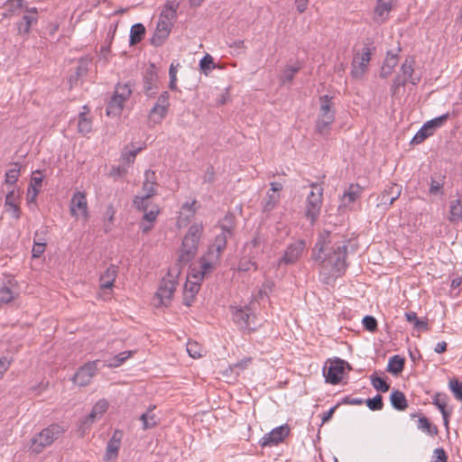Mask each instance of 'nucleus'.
I'll return each instance as SVG.
<instances>
[{"label": "nucleus", "mask_w": 462, "mask_h": 462, "mask_svg": "<svg viewBox=\"0 0 462 462\" xmlns=\"http://www.w3.org/2000/svg\"><path fill=\"white\" fill-rule=\"evenodd\" d=\"M347 245L348 240L340 234L328 230L319 233L311 257L319 266L324 283L330 284L346 273Z\"/></svg>", "instance_id": "1"}, {"label": "nucleus", "mask_w": 462, "mask_h": 462, "mask_svg": "<svg viewBox=\"0 0 462 462\" xmlns=\"http://www.w3.org/2000/svg\"><path fill=\"white\" fill-rule=\"evenodd\" d=\"M203 230L204 226L202 223H194L189 227L188 232L182 239L176 263L169 269L170 276L178 277L181 269L187 266L195 258Z\"/></svg>", "instance_id": "2"}, {"label": "nucleus", "mask_w": 462, "mask_h": 462, "mask_svg": "<svg viewBox=\"0 0 462 462\" xmlns=\"http://www.w3.org/2000/svg\"><path fill=\"white\" fill-rule=\"evenodd\" d=\"M157 177L154 171L147 170L144 172V180L142 186V195H137L133 199L135 209L143 212V219L148 222H155L160 208L158 205L152 204L150 199L157 193Z\"/></svg>", "instance_id": "3"}, {"label": "nucleus", "mask_w": 462, "mask_h": 462, "mask_svg": "<svg viewBox=\"0 0 462 462\" xmlns=\"http://www.w3.org/2000/svg\"><path fill=\"white\" fill-rule=\"evenodd\" d=\"M63 432L64 430L60 425L51 424L32 439L30 448L34 453H41L45 447L50 446Z\"/></svg>", "instance_id": "4"}, {"label": "nucleus", "mask_w": 462, "mask_h": 462, "mask_svg": "<svg viewBox=\"0 0 462 462\" xmlns=\"http://www.w3.org/2000/svg\"><path fill=\"white\" fill-rule=\"evenodd\" d=\"M312 189L306 199L305 216L311 223H314L319 214L323 201V189L318 183L310 184Z\"/></svg>", "instance_id": "5"}, {"label": "nucleus", "mask_w": 462, "mask_h": 462, "mask_svg": "<svg viewBox=\"0 0 462 462\" xmlns=\"http://www.w3.org/2000/svg\"><path fill=\"white\" fill-rule=\"evenodd\" d=\"M372 48L366 44L354 54L351 69V76L361 79L367 71L371 60Z\"/></svg>", "instance_id": "6"}, {"label": "nucleus", "mask_w": 462, "mask_h": 462, "mask_svg": "<svg viewBox=\"0 0 462 462\" xmlns=\"http://www.w3.org/2000/svg\"><path fill=\"white\" fill-rule=\"evenodd\" d=\"M346 368L348 370L352 369L347 362L340 358H335L330 362L328 367L324 368L323 373L326 382L331 384H337L341 381Z\"/></svg>", "instance_id": "7"}, {"label": "nucleus", "mask_w": 462, "mask_h": 462, "mask_svg": "<svg viewBox=\"0 0 462 462\" xmlns=\"http://www.w3.org/2000/svg\"><path fill=\"white\" fill-rule=\"evenodd\" d=\"M221 257L217 256V254H213V249H208L206 255H203L199 259V271H192V278L194 280L202 281L205 275L212 273Z\"/></svg>", "instance_id": "8"}, {"label": "nucleus", "mask_w": 462, "mask_h": 462, "mask_svg": "<svg viewBox=\"0 0 462 462\" xmlns=\"http://www.w3.org/2000/svg\"><path fill=\"white\" fill-rule=\"evenodd\" d=\"M255 317L252 314L250 308H235L232 310V319L236 325L243 330L252 332L255 330L254 319Z\"/></svg>", "instance_id": "9"}, {"label": "nucleus", "mask_w": 462, "mask_h": 462, "mask_svg": "<svg viewBox=\"0 0 462 462\" xmlns=\"http://www.w3.org/2000/svg\"><path fill=\"white\" fill-rule=\"evenodd\" d=\"M305 247L306 244L303 240H297L290 244L286 247L283 256L279 259L278 265H292L296 263L304 252Z\"/></svg>", "instance_id": "10"}, {"label": "nucleus", "mask_w": 462, "mask_h": 462, "mask_svg": "<svg viewBox=\"0 0 462 462\" xmlns=\"http://www.w3.org/2000/svg\"><path fill=\"white\" fill-rule=\"evenodd\" d=\"M98 360L88 362L79 368L72 377V381L79 385L86 386L90 383L92 378L97 372Z\"/></svg>", "instance_id": "11"}, {"label": "nucleus", "mask_w": 462, "mask_h": 462, "mask_svg": "<svg viewBox=\"0 0 462 462\" xmlns=\"http://www.w3.org/2000/svg\"><path fill=\"white\" fill-rule=\"evenodd\" d=\"M291 429L285 424L274 428L269 433H266L261 439L260 445L264 447H273L282 443L290 434Z\"/></svg>", "instance_id": "12"}, {"label": "nucleus", "mask_w": 462, "mask_h": 462, "mask_svg": "<svg viewBox=\"0 0 462 462\" xmlns=\"http://www.w3.org/2000/svg\"><path fill=\"white\" fill-rule=\"evenodd\" d=\"M176 279L177 277L170 276L167 274V278H163L160 283L159 289L156 292V297L160 300L162 305L167 306L171 300L172 294L176 290Z\"/></svg>", "instance_id": "13"}, {"label": "nucleus", "mask_w": 462, "mask_h": 462, "mask_svg": "<svg viewBox=\"0 0 462 462\" xmlns=\"http://www.w3.org/2000/svg\"><path fill=\"white\" fill-rule=\"evenodd\" d=\"M157 69L154 64H150L143 74V89L149 97H153L159 88Z\"/></svg>", "instance_id": "14"}, {"label": "nucleus", "mask_w": 462, "mask_h": 462, "mask_svg": "<svg viewBox=\"0 0 462 462\" xmlns=\"http://www.w3.org/2000/svg\"><path fill=\"white\" fill-rule=\"evenodd\" d=\"M402 193V187L396 183H392L386 187L378 196V207H383V209L389 208L395 200L399 199Z\"/></svg>", "instance_id": "15"}, {"label": "nucleus", "mask_w": 462, "mask_h": 462, "mask_svg": "<svg viewBox=\"0 0 462 462\" xmlns=\"http://www.w3.org/2000/svg\"><path fill=\"white\" fill-rule=\"evenodd\" d=\"M90 64L91 60L88 58H82L78 60L76 67L73 69L69 78L71 88L83 82L88 75Z\"/></svg>", "instance_id": "16"}, {"label": "nucleus", "mask_w": 462, "mask_h": 462, "mask_svg": "<svg viewBox=\"0 0 462 462\" xmlns=\"http://www.w3.org/2000/svg\"><path fill=\"white\" fill-rule=\"evenodd\" d=\"M5 208L11 217L16 220L21 217L20 191L12 189L8 191L5 199Z\"/></svg>", "instance_id": "17"}, {"label": "nucleus", "mask_w": 462, "mask_h": 462, "mask_svg": "<svg viewBox=\"0 0 462 462\" xmlns=\"http://www.w3.org/2000/svg\"><path fill=\"white\" fill-rule=\"evenodd\" d=\"M19 289L17 282L12 278H8L0 286V304H7L17 298Z\"/></svg>", "instance_id": "18"}, {"label": "nucleus", "mask_w": 462, "mask_h": 462, "mask_svg": "<svg viewBox=\"0 0 462 462\" xmlns=\"http://www.w3.org/2000/svg\"><path fill=\"white\" fill-rule=\"evenodd\" d=\"M70 214L78 217L79 214L88 217V201L85 193L77 191L74 193L69 205Z\"/></svg>", "instance_id": "19"}, {"label": "nucleus", "mask_w": 462, "mask_h": 462, "mask_svg": "<svg viewBox=\"0 0 462 462\" xmlns=\"http://www.w3.org/2000/svg\"><path fill=\"white\" fill-rule=\"evenodd\" d=\"M173 23L159 19L155 32L151 38V44L153 46H162L169 37Z\"/></svg>", "instance_id": "20"}, {"label": "nucleus", "mask_w": 462, "mask_h": 462, "mask_svg": "<svg viewBox=\"0 0 462 462\" xmlns=\"http://www.w3.org/2000/svg\"><path fill=\"white\" fill-rule=\"evenodd\" d=\"M414 65L415 60L413 57L406 58L404 62L402 64L398 74H401L402 78L406 79L407 82L416 86L420 81V76H416L414 74Z\"/></svg>", "instance_id": "21"}, {"label": "nucleus", "mask_w": 462, "mask_h": 462, "mask_svg": "<svg viewBox=\"0 0 462 462\" xmlns=\"http://www.w3.org/2000/svg\"><path fill=\"white\" fill-rule=\"evenodd\" d=\"M123 436L124 433L122 430H116L114 431L110 440L106 445L105 455L106 460H112L117 457Z\"/></svg>", "instance_id": "22"}, {"label": "nucleus", "mask_w": 462, "mask_h": 462, "mask_svg": "<svg viewBox=\"0 0 462 462\" xmlns=\"http://www.w3.org/2000/svg\"><path fill=\"white\" fill-rule=\"evenodd\" d=\"M447 219L453 225L462 221V198H457L448 202Z\"/></svg>", "instance_id": "23"}, {"label": "nucleus", "mask_w": 462, "mask_h": 462, "mask_svg": "<svg viewBox=\"0 0 462 462\" xmlns=\"http://www.w3.org/2000/svg\"><path fill=\"white\" fill-rule=\"evenodd\" d=\"M393 8V2L390 0H377V5L374 9V20L377 23H384Z\"/></svg>", "instance_id": "24"}, {"label": "nucleus", "mask_w": 462, "mask_h": 462, "mask_svg": "<svg viewBox=\"0 0 462 462\" xmlns=\"http://www.w3.org/2000/svg\"><path fill=\"white\" fill-rule=\"evenodd\" d=\"M196 203L197 200L193 199L191 202H186L182 205L177 221L180 226L187 225L194 217L197 212Z\"/></svg>", "instance_id": "25"}, {"label": "nucleus", "mask_w": 462, "mask_h": 462, "mask_svg": "<svg viewBox=\"0 0 462 462\" xmlns=\"http://www.w3.org/2000/svg\"><path fill=\"white\" fill-rule=\"evenodd\" d=\"M320 108L318 116V119L321 120H335V111L332 109L331 97L328 95H324L319 97Z\"/></svg>", "instance_id": "26"}, {"label": "nucleus", "mask_w": 462, "mask_h": 462, "mask_svg": "<svg viewBox=\"0 0 462 462\" xmlns=\"http://www.w3.org/2000/svg\"><path fill=\"white\" fill-rule=\"evenodd\" d=\"M199 282L200 281L198 280H195L194 282L188 280L186 282L183 292V303L186 306H190L193 303L195 297L200 289Z\"/></svg>", "instance_id": "27"}, {"label": "nucleus", "mask_w": 462, "mask_h": 462, "mask_svg": "<svg viewBox=\"0 0 462 462\" xmlns=\"http://www.w3.org/2000/svg\"><path fill=\"white\" fill-rule=\"evenodd\" d=\"M448 397L446 393H437L434 397L432 403L437 406L439 411L442 414L444 424L448 426V417L451 414L450 411L447 410Z\"/></svg>", "instance_id": "28"}, {"label": "nucleus", "mask_w": 462, "mask_h": 462, "mask_svg": "<svg viewBox=\"0 0 462 462\" xmlns=\"http://www.w3.org/2000/svg\"><path fill=\"white\" fill-rule=\"evenodd\" d=\"M84 111L80 112L78 118V132L83 135L92 131V119L87 106H83Z\"/></svg>", "instance_id": "29"}, {"label": "nucleus", "mask_w": 462, "mask_h": 462, "mask_svg": "<svg viewBox=\"0 0 462 462\" xmlns=\"http://www.w3.org/2000/svg\"><path fill=\"white\" fill-rule=\"evenodd\" d=\"M362 194V188L358 184H350L341 197V202L344 207H348L354 203Z\"/></svg>", "instance_id": "30"}, {"label": "nucleus", "mask_w": 462, "mask_h": 462, "mask_svg": "<svg viewBox=\"0 0 462 462\" xmlns=\"http://www.w3.org/2000/svg\"><path fill=\"white\" fill-rule=\"evenodd\" d=\"M117 276V267L116 265H110L106 270L100 275V288L102 290L111 289L114 285L116 278Z\"/></svg>", "instance_id": "31"}, {"label": "nucleus", "mask_w": 462, "mask_h": 462, "mask_svg": "<svg viewBox=\"0 0 462 462\" xmlns=\"http://www.w3.org/2000/svg\"><path fill=\"white\" fill-rule=\"evenodd\" d=\"M178 8L179 3L175 1H167L161 12L159 19L173 23V21L177 17Z\"/></svg>", "instance_id": "32"}, {"label": "nucleus", "mask_w": 462, "mask_h": 462, "mask_svg": "<svg viewBox=\"0 0 462 462\" xmlns=\"http://www.w3.org/2000/svg\"><path fill=\"white\" fill-rule=\"evenodd\" d=\"M398 58L396 54L387 52V56L381 67L380 77L383 79L388 78L397 66Z\"/></svg>", "instance_id": "33"}, {"label": "nucleus", "mask_w": 462, "mask_h": 462, "mask_svg": "<svg viewBox=\"0 0 462 462\" xmlns=\"http://www.w3.org/2000/svg\"><path fill=\"white\" fill-rule=\"evenodd\" d=\"M108 409V402L106 400H99L92 408L90 413L85 420V423H93L97 417H100Z\"/></svg>", "instance_id": "34"}, {"label": "nucleus", "mask_w": 462, "mask_h": 462, "mask_svg": "<svg viewBox=\"0 0 462 462\" xmlns=\"http://www.w3.org/2000/svg\"><path fill=\"white\" fill-rule=\"evenodd\" d=\"M232 236H227L226 234L220 232L215 237L213 245L208 249H213V254H217V256L221 257L223 251L226 246L227 240Z\"/></svg>", "instance_id": "35"}, {"label": "nucleus", "mask_w": 462, "mask_h": 462, "mask_svg": "<svg viewBox=\"0 0 462 462\" xmlns=\"http://www.w3.org/2000/svg\"><path fill=\"white\" fill-rule=\"evenodd\" d=\"M392 406L397 411H404L408 407V402L404 393L399 390H394L390 396Z\"/></svg>", "instance_id": "36"}, {"label": "nucleus", "mask_w": 462, "mask_h": 462, "mask_svg": "<svg viewBox=\"0 0 462 462\" xmlns=\"http://www.w3.org/2000/svg\"><path fill=\"white\" fill-rule=\"evenodd\" d=\"M155 406H151L146 412L140 416V420L143 422V429L148 430L155 427L158 424V418L153 412Z\"/></svg>", "instance_id": "37"}, {"label": "nucleus", "mask_w": 462, "mask_h": 462, "mask_svg": "<svg viewBox=\"0 0 462 462\" xmlns=\"http://www.w3.org/2000/svg\"><path fill=\"white\" fill-rule=\"evenodd\" d=\"M405 359L399 355L390 357L387 365V371L393 374H399L404 368Z\"/></svg>", "instance_id": "38"}, {"label": "nucleus", "mask_w": 462, "mask_h": 462, "mask_svg": "<svg viewBox=\"0 0 462 462\" xmlns=\"http://www.w3.org/2000/svg\"><path fill=\"white\" fill-rule=\"evenodd\" d=\"M125 102V101L112 96L106 108V115L108 116H116L119 115L124 107Z\"/></svg>", "instance_id": "39"}, {"label": "nucleus", "mask_w": 462, "mask_h": 462, "mask_svg": "<svg viewBox=\"0 0 462 462\" xmlns=\"http://www.w3.org/2000/svg\"><path fill=\"white\" fill-rule=\"evenodd\" d=\"M145 34V27L143 23H135L130 30L129 43L131 46L139 43Z\"/></svg>", "instance_id": "40"}, {"label": "nucleus", "mask_w": 462, "mask_h": 462, "mask_svg": "<svg viewBox=\"0 0 462 462\" xmlns=\"http://www.w3.org/2000/svg\"><path fill=\"white\" fill-rule=\"evenodd\" d=\"M280 201V194L267 192L262 202L263 211L269 213L275 208Z\"/></svg>", "instance_id": "41"}, {"label": "nucleus", "mask_w": 462, "mask_h": 462, "mask_svg": "<svg viewBox=\"0 0 462 462\" xmlns=\"http://www.w3.org/2000/svg\"><path fill=\"white\" fill-rule=\"evenodd\" d=\"M417 427L419 430L431 437H434L439 433L438 427L432 424L425 416H421L419 418Z\"/></svg>", "instance_id": "42"}, {"label": "nucleus", "mask_w": 462, "mask_h": 462, "mask_svg": "<svg viewBox=\"0 0 462 462\" xmlns=\"http://www.w3.org/2000/svg\"><path fill=\"white\" fill-rule=\"evenodd\" d=\"M38 20L37 15L25 14L23 16L22 21L18 23V32L26 35L30 32L31 26Z\"/></svg>", "instance_id": "43"}, {"label": "nucleus", "mask_w": 462, "mask_h": 462, "mask_svg": "<svg viewBox=\"0 0 462 462\" xmlns=\"http://www.w3.org/2000/svg\"><path fill=\"white\" fill-rule=\"evenodd\" d=\"M167 113H168L167 108L154 104L152 108L150 110L149 116H150V119L153 123L158 124V123L162 122V120L163 118H165V116H167Z\"/></svg>", "instance_id": "44"}, {"label": "nucleus", "mask_w": 462, "mask_h": 462, "mask_svg": "<svg viewBox=\"0 0 462 462\" xmlns=\"http://www.w3.org/2000/svg\"><path fill=\"white\" fill-rule=\"evenodd\" d=\"M449 118V114L448 113H446V114H443L442 116H438V117H435L430 121H427L424 125L430 129L432 131V134H434L435 130L437 128H439L441 127L442 125H445V123L448 121V119Z\"/></svg>", "instance_id": "45"}, {"label": "nucleus", "mask_w": 462, "mask_h": 462, "mask_svg": "<svg viewBox=\"0 0 462 462\" xmlns=\"http://www.w3.org/2000/svg\"><path fill=\"white\" fill-rule=\"evenodd\" d=\"M448 388L456 400L462 402V382L457 378H451L448 381Z\"/></svg>", "instance_id": "46"}, {"label": "nucleus", "mask_w": 462, "mask_h": 462, "mask_svg": "<svg viewBox=\"0 0 462 462\" xmlns=\"http://www.w3.org/2000/svg\"><path fill=\"white\" fill-rule=\"evenodd\" d=\"M132 94L131 87L128 84H117L114 92L115 97L126 101Z\"/></svg>", "instance_id": "47"}, {"label": "nucleus", "mask_w": 462, "mask_h": 462, "mask_svg": "<svg viewBox=\"0 0 462 462\" xmlns=\"http://www.w3.org/2000/svg\"><path fill=\"white\" fill-rule=\"evenodd\" d=\"M371 383L377 391L386 393L390 389V384L383 377L377 376L375 374L371 375Z\"/></svg>", "instance_id": "48"}, {"label": "nucleus", "mask_w": 462, "mask_h": 462, "mask_svg": "<svg viewBox=\"0 0 462 462\" xmlns=\"http://www.w3.org/2000/svg\"><path fill=\"white\" fill-rule=\"evenodd\" d=\"M432 131L430 130L425 125H423L420 130L416 133L411 140L412 144H419L424 142L428 137L431 136Z\"/></svg>", "instance_id": "49"}, {"label": "nucleus", "mask_w": 462, "mask_h": 462, "mask_svg": "<svg viewBox=\"0 0 462 462\" xmlns=\"http://www.w3.org/2000/svg\"><path fill=\"white\" fill-rule=\"evenodd\" d=\"M219 226H220L221 232L226 234L227 236H233L234 230H235L234 217L232 216H226L220 222Z\"/></svg>", "instance_id": "50"}, {"label": "nucleus", "mask_w": 462, "mask_h": 462, "mask_svg": "<svg viewBox=\"0 0 462 462\" xmlns=\"http://www.w3.org/2000/svg\"><path fill=\"white\" fill-rule=\"evenodd\" d=\"M299 66H289L287 67L281 77V81L282 84L286 83H291V81L294 79V76L299 72L300 70Z\"/></svg>", "instance_id": "51"}, {"label": "nucleus", "mask_w": 462, "mask_h": 462, "mask_svg": "<svg viewBox=\"0 0 462 462\" xmlns=\"http://www.w3.org/2000/svg\"><path fill=\"white\" fill-rule=\"evenodd\" d=\"M20 175V166L18 163H14V167L9 169L5 173V183L14 185L16 183Z\"/></svg>", "instance_id": "52"}, {"label": "nucleus", "mask_w": 462, "mask_h": 462, "mask_svg": "<svg viewBox=\"0 0 462 462\" xmlns=\"http://www.w3.org/2000/svg\"><path fill=\"white\" fill-rule=\"evenodd\" d=\"M39 236L38 232H35L33 238V246L32 250V254L33 258H40L45 251L46 242H39L37 241V236Z\"/></svg>", "instance_id": "53"}, {"label": "nucleus", "mask_w": 462, "mask_h": 462, "mask_svg": "<svg viewBox=\"0 0 462 462\" xmlns=\"http://www.w3.org/2000/svg\"><path fill=\"white\" fill-rule=\"evenodd\" d=\"M187 352L189 356L199 358L202 356L203 348L199 343L189 340L187 343Z\"/></svg>", "instance_id": "54"}, {"label": "nucleus", "mask_w": 462, "mask_h": 462, "mask_svg": "<svg viewBox=\"0 0 462 462\" xmlns=\"http://www.w3.org/2000/svg\"><path fill=\"white\" fill-rule=\"evenodd\" d=\"M334 121L318 119L316 121V132L323 136L329 134L330 125Z\"/></svg>", "instance_id": "55"}, {"label": "nucleus", "mask_w": 462, "mask_h": 462, "mask_svg": "<svg viewBox=\"0 0 462 462\" xmlns=\"http://www.w3.org/2000/svg\"><path fill=\"white\" fill-rule=\"evenodd\" d=\"M367 407L371 411H381L383 408V397L380 394L365 401Z\"/></svg>", "instance_id": "56"}, {"label": "nucleus", "mask_w": 462, "mask_h": 462, "mask_svg": "<svg viewBox=\"0 0 462 462\" xmlns=\"http://www.w3.org/2000/svg\"><path fill=\"white\" fill-rule=\"evenodd\" d=\"M252 268L254 270L257 269V265H256L255 262L252 261L251 259H247L245 257H243L242 259H240V261L238 263V266H237V269L239 272H248Z\"/></svg>", "instance_id": "57"}, {"label": "nucleus", "mask_w": 462, "mask_h": 462, "mask_svg": "<svg viewBox=\"0 0 462 462\" xmlns=\"http://www.w3.org/2000/svg\"><path fill=\"white\" fill-rule=\"evenodd\" d=\"M141 151H142L141 147L135 148V149H132V150H129V151H124L123 153H122V156H121L122 160L124 162H125L127 164H132V163H134L136 155Z\"/></svg>", "instance_id": "58"}, {"label": "nucleus", "mask_w": 462, "mask_h": 462, "mask_svg": "<svg viewBox=\"0 0 462 462\" xmlns=\"http://www.w3.org/2000/svg\"><path fill=\"white\" fill-rule=\"evenodd\" d=\"M362 323L364 328L370 332H374L377 329L378 323L376 319L373 316H365Z\"/></svg>", "instance_id": "59"}, {"label": "nucleus", "mask_w": 462, "mask_h": 462, "mask_svg": "<svg viewBox=\"0 0 462 462\" xmlns=\"http://www.w3.org/2000/svg\"><path fill=\"white\" fill-rule=\"evenodd\" d=\"M407 83L406 79H402L401 74H397L393 80V85L391 87L392 96H396L399 92V88L401 87H404Z\"/></svg>", "instance_id": "60"}, {"label": "nucleus", "mask_w": 462, "mask_h": 462, "mask_svg": "<svg viewBox=\"0 0 462 462\" xmlns=\"http://www.w3.org/2000/svg\"><path fill=\"white\" fill-rule=\"evenodd\" d=\"M201 70L207 71L215 68L214 60L211 55L206 54L199 61Z\"/></svg>", "instance_id": "61"}, {"label": "nucleus", "mask_w": 462, "mask_h": 462, "mask_svg": "<svg viewBox=\"0 0 462 462\" xmlns=\"http://www.w3.org/2000/svg\"><path fill=\"white\" fill-rule=\"evenodd\" d=\"M132 354H133V352L127 351V352H122V353L116 355L114 357L113 362L111 364H109V366L117 367V366L121 365L124 362H125L132 356Z\"/></svg>", "instance_id": "62"}, {"label": "nucleus", "mask_w": 462, "mask_h": 462, "mask_svg": "<svg viewBox=\"0 0 462 462\" xmlns=\"http://www.w3.org/2000/svg\"><path fill=\"white\" fill-rule=\"evenodd\" d=\"M42 180H43V175H42V171L39 170H36V171H32L29 186L35 187L36 189H41Z\"/></svg>", "instance_id": "63"}, {"label": "nucleus", "mask_w": 462, "mask_h": 462, "mask_svg": "<svg viewBox=\"0 0 462 462\" xmlns=\"http://www.w3.org/2000/svg\"><path fill=\"white\" fill-rule=\"evenodd\" d=\"M448 456L442 448H438L433 452V457L430 462H447Z\"/></svg>", "instance_id": "64"}]
</instances>
